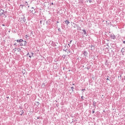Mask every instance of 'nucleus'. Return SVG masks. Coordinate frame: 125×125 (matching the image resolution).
Segmentation results:
<instances>
[{
	"mask_svg": "<svg viewBox=\"0 0 125 125\" xmlns=\"http://www.w3.org/2000/svg\"><path fill=\"white\" fill-rule=\"evenodd\" d=\"M57 23H59V21H57Z\"/></svg>",
	"mask_w": 125,
	"mask_h": 125,
	"instance_id": "nucleus-27",
	"label": "nucleus"
},
{
	"mask_svg": "<svg viewBox=\"0 0 125 125\" xmlns=\"http://www.w3.org/2000/svg\"><path fill=\"white\" fill-rule=\"evenodd\" d=\"M5 15L4 11L2 9L0 10V16H3Z\"/></svg>",
	"mask_w": 125,
	"mask_h": 125,
	"instance_id": "nucleus-3",
	"label": "nucleus"
},
{
	"mask_svg": "<svg viewBox=\"0 0 125 125\" xmlns=\"http://www.w3.org/2000/svg\"><path fill=\"white\" fill-rule=\"evenodd\" d=\"M72 41H70V43L72 42Z\"/></svg>",
	"mask_w": 125,
	"mask_h": 125,
	"instance_id": "nucleus-17",
	"label": "nucleus"
},
{
	"mask_svg": "<svg viewBox=\"0 0 125 125\" xmlns=\"http://www.w3.org/2000/svg\"><path fill=\"white\" fill-rule=\"evenodd\" d=\"M82 99L83 100V96L82 97Z\"/></svg>",
	"mask_w": 125,
	"mask_h": 125,
	"instance_id": "nucleus-23",
	"label": "nucleus"
},
{
	"mask_svg": "<svg viewBox=\"0 0 125 125\" xmlns=\"http://www.w3.org/2000/svg\"><path fill=\"white\" fill-rule=\"evenodd\" d=\"M120 77H122V75H121Z\"/></svg>",
	"mask_w": 125,
	"mask_h": 125,
	"instance_id": "nucleus-30",
	"label": "nucleus"
},
{
	"mask_svg": "<svg viewBox=\"0 0 125 125\" xmlns=\"http://www.w3.org/2000/svg\"><path fill=\"white\" fill-rule=\"evenodd\" d=\"M36 103H37V104H36V105H39L40 104V103L39 102H36Z\"/></svg>",
	"mask_w": 125,
	"mask_h": 125,
	"instance_id": "nucleus-9",
	"label": "nucleus"
},
{
	"mask_svg": "<svg viewBox=\"0 0 125 125\" xmlns=\"http://www.w3.org/2000/svg\"><path fill=\"white\" fill-rule=\"evenodd\" d=\"M106 80L108 81V80H109V79H108V78H107V79H106Z\"/></svg>",
	"mask_w": 125,
	"mask_h": 125,
	"instance_id": "nucleus-24",
	"label": "nucleus"
},
{
	"mask_svg": "<svg viewBox=\"0 0 125 125\" xmlns=\"http://www.w3.org/2000/svg\"><path fill=\"white\" fill-rule=\"evenodd\" d=\"M65 23L67 24V25H68V24H69V23H70V21H65Z\"/></svg>",
	"mask_w": 125,
	"mask_h": 125,
	"instance_id": "nucleus-6",
	"label": "nucleus"
},
{
	"mask_svg": "<svg viewBox=\"0 0 125 125\" xmlns=\"http://www.w3.org/2000/svg\"><path fill=\"white\" fill-rule=\"evenodd\" d=\"M40 22H41V23H42V21H41Z\"/></svg>",
	"mask_w": 125,
	"mask_h": 125,
	"instance_id": "nucleus-26",
	"label": "nucleus"
},
{
	"mask_svg": "<svg viewBox=\"0 0 125 125\" xmlns=\"http://www.w3.org/2000/svg\"><path fill=\"white\" fill-rule=\"evenodd\" d=\"M51 5H54L53 2H52V3H51Z\"/></svg>",
	"mask_w": 125,
	"mask_h": 125,
	"instance_id": "nucleus-13",
	"label": "nucleus"
},
{
	"mask_svg": "<svg viewBox=\"0 0 125 125\" xmlns=\"http://www.w3.org/2000/svg\"><path fill=\"white\" fill-rule=\"evenodd\" d=\"M23 41H23L22 39H20V40H17V42H19V43H21V42H22Z\"/></svg>",
	"mask_w": 125,
	"mask_h": 125,
	"instance_id": "nucleus-4",
	"label": "nucleus"
},
{
	"mask_svg": "<svg viewBox=\"0 0 125 125\" xmlns=\"http://www.w3.org/2000/svg\"><path fill=\"white\" fill-rule=\"evenodd\" d=\"M31 55H32V56H33V55H34V53H31Z\"/></svg>",
	"mask_w": 125,
	"mask_h": 125,
	"instance_id": "nucleus-12",
	"label": "nucleus"
},
{
	"mask_svg": "<svg viewBox=\"0 0 125 125\" xmlns=\"http://www.w3.org/2000/svg\"><path fill=\"white\" fill-rule=\"evenodd\" d=\"M70 53H71V52L68 50V49H66L65 50V56H68V57H69L70 56Z\"/></svg>",
	"mask_w": 125,
	"mask_h": 125,
	"instance_id": "nucleus-1",
	"label": "nucleus"
},
{
	"mask_svg": "<svg viewBox=\"0 0 125 125\" xmlns=\"http://www.w3.org/2000/svg\"><path fill=\"white\" fill-rule=\"evenodd\" d=\"M29 57L31 58V56H29Z\"/></svg>",
	"mask_w": 125,
	"mask_h": 125,
	"instance_id": "nucleus-20",
	"label": "nucleus"
},
{
	"mask_svg": "<svg viewBox=\"0 0 125 125\" xmlns=\"http://www.w3.org/2000/svg\"><path fill=\"white\" fill-rule=\"evenodd\" d=\"M29 55V53H27V55Z\"/></svg>",
	"mask_w": 125,
	"mask_h": 125,
	"instance_id": "nucleus-19",
	"label": "nucleus"
},
{
	"mask_svg": "<svg viewBox=\"0 0 125 125\" xmlns=\"http://www.w3.org/2000/svg\"><path fill=\"white\" fill-rule=\"evenodd\" d=\"M71 89H72V91H73L74 87L73 86L71 87Z\"/></svg>",
	"mask_w": 125,
	"mask_h": 125,
	"instance_id": "nucleus-10",
	"label": "nucleus"
},
{
	"mask_svg": "<svg viewBox=\"0 0 125 125\" xmlns=\"http://www.w3.org/2000/svg\"><path fill=\"white\" fill-rule=\"evenodd\" d=\"M25 3H26V4H27V3H28V2H27V1H25Z\"/></svg>",
	"mask_w": 125,
	"mask_h": 125,
	"instance_id": "nucleus-21",
	"label": "nucleus"
},
{
	"mask_svg": "<svg viewBox=\"0 0 125 125\" xmlns=\"http://www.w3.org/2000/svg\"><path fill=\"white\" fill-rule=\"evenodd\" d=\"M26 5H28V3H26Z\"/></svg>",
	"mask_w": 125,
	"mask_h": 125,
	"instance_id": "nucleus-22",
	"label": "nucleus"
},
{
	"mask_svg": "<svg viewBox=\"0 0 125 125\" xmlns=\"http://www.w3.org/2000/svg\"><path fill=\"white\" fill-rule=\"evenodd\" d=\"M33 11H32V13L33 14H34V13H35V10H34V12H33Z\"/></svg>",
	"mask_w": 125,
	"mask_h": 125,
	"instance_id": "nucleus-11",
	"label": "nucleus"
},
{
	"mask_svg": "<svg viewBox=\"0 0 125 125\" xmlns=\"http://www.w3.org/2000/svg\"><path fill=\"white\" fill-rule=\"evenodd\" d=\"M83 33H84V35H86V31H85V30H84V29H83Z\"/></svg>",
	"mask_w": 125,
	"mask_h": 125,
	"instance_id": "nucleus-7",
	"label": "nucleus"
},
{
	"mask_svg": "<svg viewBox=\"0 0 125 125\" xmlns=\"http://www.w3.org/2000/svg\"><path fill=\"white\" fill-rule=\"evenodd\" d=\"M28 7L29 8V6H28Z\"/></svg>",
	"mask_w": 125,
	"mask_h": 125,
	"instance_id": "nucleus-28",
	"label": "nucleus"
},
{
	"mask_svg": "<svg viewBox=\"0 0 125 125\" xmlns=\"http://www.w3.org/2000/svg\"><path fill=\"white\" fill-rule=\"evenodd\" d=\"M2 26H5V25H4V24H2Z\"/></svg>",
	"mask_w": 125,
	"mask_h": 125,
	"instance_id": "nucleus-18",
	"label": "nucleus"
},
{
	"mask_svg": "<svg viewBox=\"0 0 125 125\" xmlns=\"http://www.w3.org/2000/svg\"><path fill=\"white\" fill-rule=\"evenodd\" d=\"M92 113H95V111H92Z\"/></svg>",
	"mask_w": 125,
	"mask_h": 125,
	"instance_id": "nucleus-15",
	"label": "nucleus"
},
{
	"mask_svg": "<svg viewBox=\"0 0 125 125\" xmlns=\"http://www.w3.org/2000/svg\"><path fill=\"white\" fill-rule=\"evenodd\" d=\"M20 6L23 7V5H20Z\"/></svg>",
	"mask_w": 125,
	"mask_h": 125,
	"instance_id": "nucleus-16",
	"label": "nucleus"
},
{
	"mask_svg": "<svg viewBox=\"0 0 125 125\" xmlns=\"http://www.w3.org/2000/svg\"><path fill=\"white\" fill-rule=\"evenodd\" d=\"M83 55L85 56H86L87 55V52L86 51H84Z\"/></svg>",
	"mask_w": 125,
	"mask_h": 125,
	"instance_id": "nucleus-8",
	"label": "nucleus"
},
{
	"mask_svg": "<svg viewBox=\"0 0 125 125\" xmlns=\"http://www.w3.org/2000/svg\"><path fill=\"white\" fill-rule=\"evenodd\" d=\"M16 45V43H15V44H14V45Z\"/></svg>",
	"mask_w": 125,
	"mask_h": 125,
	"instance_id": "nucleus-25",
	"label": "nucleus"
},
{
	"mask_svg": "<svg viewBox=\"0 0 125 125\" xmlns=\"http://www.w3.org/2000/svg\"><path fill=\"white\" fill-rule=\"evenodd\" d=\"M8 1H10V0H8Z\"/></svg>",
	"mask_w": 125,
	"mask_h": 125,
	"instance_id": "nucleus-29",
	"label": "nucleus"
},
{
	"mask_svg": "<svg viewBox=\"0 0 125 125\" xmlns=\"http://www.w3.org/2000/svg\"><path fill=\"white\" fill-rule=\"evenodd\" d=\"M21 49L20 48H17V51L18 52H21Z\"/></svg>",
	"mask_w": 125,
	"mask_h": 125,
	"instance_id": "nucleus-5",
	"label": "nucleus"
},
{
	"mask_svg": "<svg viewBox=\"0 0 125 125\" xmlns=\"http://www.w3.org/2000/svg\"><path fill=\"white\" fill-rule=\"evenodd\" d=\"M123 43L125 44V41H123Z\"/></svg>",
	"mask_w": 125,
	"mask_h": 125,
	"instance_id": "nucleus-14",
	"label": "nucleus"
},
{
	"mask_svg": "<svg viewBox=\"0 0 125 125\" xmlns=\"http://www.w3.org/2000/svg\"><path fill=\"white\" fill-rule=\"evenodd\" d=\"M27 42L26 41H24L22 42V43H20V46H26L27 45Z\"/></svg>",
	"mask_w": 125,
	"mask_h": 125,
	"instance_id": "nucleus-2",
	"label": "nucleus"
}]
</instances>
